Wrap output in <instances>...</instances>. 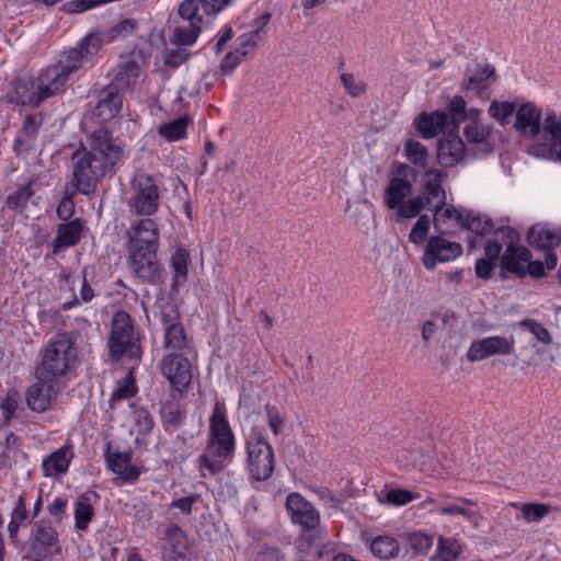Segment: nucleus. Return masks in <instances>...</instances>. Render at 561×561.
<instances>
[{
    "instance_id": "79ce46f5",
    "label": "nucleus",
    "mask_w": 561,
    "mask_h": 561,
    "mask_svg": "<svg viewBox=\"0 0 561 561\" xmlns=\"http://www.w3.org/2000/svg\"><path fill=\"white\" fill-rule=\"evenodd\" d=\"M178 13L181 19L191 24L203 25L204 16V1L202 0H184L180 3Z\"/></svg>"
},
{
    "instance_id": "4468645a",
    "label": "nucleus",
    "mask_w": 561,
    "mask_h": 561,
    "mask_svg": "<svg viewBox=\"0 0 561 561\" xmlns=\"http://www.w3.org/2000/svg\"><path fill=\"white\" fill-rule=\"evenodd\" d=\"M496 80L497 75L493 65L474 61L465 68L461 89L486 101L491 98V85Z\"/></svg>"
},
{
    "instance_id": "5701e85b",
    "label": "nucleus",
    "mask_w": 561,
    "mask_h": 561,
    "mask_svg": "<svg viewBox=\"0 0 561 561\" xmlns=\"http://www.w3.org/2000/svg\"><path fill=\"white\" fill-rule=\"evenodd\" d=\"M43 123L44 114L42 112L31 113L24 117L22 127L12 145L18 157L27 153L33 148Z\"/></svg>"
},
{
    "instance_id": "ddd939ff",
    "label": "nucleus",
    "mask_w": 561,
    "mask_h": 561,
    "mask_svg": "<svg viewBox=\"0 0 561 561\" xmlns=\"http://www.w3.org/2000/svg\"><path fill=\"white\" fill-rule=\"evenodd\" d=\"M285 510L290 523L298 527L302 535L311 534L320 526L319 510L298 492L287 495Z\"/></svg>"
},
{
    "instance_id": "0e129e2a",
    "label": "nucleus",
    "mask_w": 561,
    "mask_h": 561,
    "mask_svg": "<svg viewBox=\"0 0 561 561\" xmlns=\"http://www.w3.org/2000/svg\"><path fill=\"white\" fill-rule=\"evenodd\" d=\"M267 424L272 433L277 436L283 432L285 425V417L280 415L278 409L274 405L266 404L264 407Z\"/></svg>"
},
{
    "instance_id": "f03ea898",
    "label": "nucleus",
    "mask_w": 561,
    "mask_h": 561,
    "mask_svg": "<svg viewBox=\"0 0 561 561\" xmlns=\"http://www.w3.org/2000/svg\"><path fill=\"white\" fill-rule=\"evenodd\" d=\"M78 363L79 348L76 341L66 332L57 333L39 351L34 377L59 383L75 374Z\"/></svg>"
},
{
    "instance_id": "09e8293b",
    "label": "nucleus",
    "mask_w": 561,
    "mask_h": 561,
    "mask_svg": "<svg viewBox=\"0 0 561 561\" xmlns=\"http://www.w3.org/2000/svg\"><path fill=\"white\" fill-rule=\"evenodd\" d=\"M310 491L319 499V501L325 508L333 511L343 510V496L332 492L329 488L323 485H313L310 486Z\"/></svg>"
},
{
    "instance_id": "ea45409f",
    "label": "nucleus",
    "mask_w": 561,
    "mask_h": 561,
    "mask_svg": "<svg viewBox=\"0 0 561 561\" xmlns=\"http://www.w3.org/2000/svg\"><path fill=\"white\" fill-rule=\"evenodd\" d=\"M462 545L455 538L439 536L437 548L432 560L434 561H455L462 553Z\"/></svg>"
},
{
    "instance_id": "2f4dec72",
    "label": "nucleus",
    "mask_w": 561,
    "mask_h": 561,
    "mask_svg": "<svg viewBox=\"0 0 561 561\" xmlns=\"http://www.w3.org/2000/svg\"><path fill=\"white\" fill-rule=\"evenodd\" d=\"M99 495L93 492H85L81 494L75 503V526L80 531H85L89 524L95 516L92 499H98Z\"/></svg>"
},
{
    "instance_id": "2eb2a0df",
    "label": "nucleus",
    "mask_w": 561,
    "mask_h": 561,
    "mask_svg": "<svg viewBox=\"0 0 561 561\" xmlns=\"http://www.w3.org/2000/svg\"><path fill=\"white\" fill-rule=\"evenodd\" d=\"M30 556L53 557L61 553L59 534L48 520H39L30 534Z\"/></svg>"
},
{
    "instance_id": "9d476101",
    "label": "nucleus",
    "mask_w": 561,
    "mask_h": 561,
    "mask_svg": "<svg viewBox=\"0 0 561 561\" xmlns=\"http://www.w3.org/2000/svg\"><path fill=\"white\" fill-rule=\"evenodd\" d=\"M394 174L388 182L385 191V203L391 210H397V216L402 219L414 218V216H404L402 209L408 205L405 198L411 195L413 184L417 179L416 169L402 162L392 164Z\"/></svg>"
},
{
    "instance_id": "c756f323",
    "label": "nucleus",
    "mask_w": 561,
    "mask_h": 561,
    "mask_svg": "<svg viewBox=\"0 0 561 561\" xmlns=\"http://www.w3.org/2000/svg\"><path fill=\"white\" fill-rule=\"evenodd\" d=\"M84 228L81 218H75L70 221L57 226V234L53 241V253L57 254L62 249L75 247L79 243Z\"/></svg>"
},
{
    "instance_id": "1a4fd4ad",
    "label": "nucleus",
    "mask_w": 561,
    "mask_h": 561,
    "mask_svg": "<svg viewBox=\"0 0 561 561\" xmlns=\"http://www.w3.org/2000/svg\"><path fill=\"white\" fill-rule=\"evenodd\" d=\"M85 148L114 175L126 158L125 142L113 133L101 127L88 135Z\"/></svg>"
},
{
    "instance_id": "e433bc0d",
    "label": "nucleus",
    "mask_w": 561,
    "mask_h": 561,
    "mask_svg": "<svg viewBox=\"0 0 561 561\" xmlns=\"http://www.w3.org/2000/svg\"><path fill=\"white\" fill-rule=\"evenodd\" d=\"M164 540L174 554V559H182L188 550L187 537L176 524H170L164 530Z\"/></svg>"
},
{
    "instance_id": "7ed1b4c3",
    "label": "nucleus",
    "mask_w": 561,
    "mask_h": 561,
    "mask_svg": "<svg viewBox=\"0 0 561 561\" xmlns=\"http://www.w3.org/2000/svg\"><path fill=\"white\" fill-rule=\"evenodd\" d=\"M499 233L506 239V250L500 261L501 278L505 273H511L519 278L527 275L534 278H541L546 275L545 264L541 261H533V254L529 249L518 245L520 239L519 232L513 227H500Z\"/></svg>"
},
{
    "instance_id": "680f3d73",
    "label": "nucleus",
    "mask_w": 561,
    "mask_h": 561,
    "mask_svg": "<svg viewBox=\"0 0 561 561\" xmlns=\"http://www.w3.org/2000/svg\"><path fill=\"white\" fill-rule=\"evenodd\" d=\"M260 39L257 32H247L237 38L234 50L245 58L250 51L256 48Z\"/></svg>"
},
{
    "instance_id": "c9c22d12",
    "label": "nucleus",
    "mask_w": 561,
    "mask_h": 561,
    "mask_svg": "<svg viewBox=\"0 0 561 561\" xmlns=\"http://www.w3.org/2000/svg\"><path fill=\"white\" fill-rule=\"evenodd\" d=\"M35 180L31 179L27 183L16 187L5 198V205L9 209L23 214L26 209L28 201L34 196Z\"/></svg>"
},
{
    "instance_id": "bf43d9fd",
    "label": "nucleus",
    "mask_w": 561,
    "mask_h": 561,
    "mask_svg": "<svg viewBox=\"0 0 561 561\" xmlns=\"http://www.w3.org/2000/svg\"><path fill=\"white\" fill-rule=\"evenodd\" d=\"M550 513V506L545 503H526L522 506L523 517L527 522H539Z\"/></svg>"
},
{
    "instance_id": "774afa93",
    "label": "nucleus",
    "mask_w": 561,
    "mask_h": 561,
    "mask_svg": "<svg viewBox=\"0 0 561 561\" xmlns=\"http://www.w3.org/2000/svg\"><path fill=\"white\" fill-rule=\"evenodd\" d=\"M409 543L414 552L425 554L433 545V538L425 534L414 533L409 536Z\"/></svg>"
},
{
    "instance_id": "a19ab883",
    "label": "nucleus",
    "mask_w": 561,
    "mask_h": 561,
    "mask_svg": "<svg viewBox=\"0 0 561 561\" xmlns=\"http://www.w3.org/2000/svg\"><path fill=\"white\" fill-rule=\"evenodd\" d=\"M138 27L137 20L127 18L118 21L104 33L98 34L100 36L101 46L104 43H111L118 38H126L131 35Z\"/></svg>"
},
{
    "instance_id": "393cba45",
    "label": "nucleus",
    "mask_w": 561,
    "mask_h": 561,
    "mask_svg": "<svg viewBox=\"0 0 561 561\" xmlns=\"http://www.w3.org/2000/svg\"><path fill=\"white\" fill-rule=\"evenodd\" d=\"M515 129L530 138L537 137L541 131V110L533 102L522 104L516 111Z\"/></svg>"
},
{
    "instance_id": "b1692460",
    "label": "nucleus",
    "mask_w": 561,
    "mask_h": 561,
    "mask_svg": "<svg viewBox=\"0 0 561 561\" xmlns=\"http://www.w3.org/2000/svg\"><path fill=\"white\" fill-rule=\"evenodd\" d=\"M68 80L62 67L55 64L42 69L35 78L36 88L44 101L64 92Z\"/></svg>"
},
{
    "instance_id": "de8ad7c7",
    "label": "nucleus",
    "mask_w": 561,
    "mask_h": 561,
    "mask_svg": "<svg viewBox=\"0 0 561 561\" xmlns=\"http://www.w3.org/2000/svg\"><path fill=\"white\" fill-rule=\"evenodd\" d=\"M187 125L188 117L181 116L170 123L162 124L159 134L167 140L176 141L186 137Z\"/></svg>"
},
{
    "instance_id": "a211bd4d",
    "label": "nucleus",
    "mask_w": 561,
    "mask_h": 561,
    "mask_svg": "<svg viewBox=\"0 0 561 561\" xmlns=\"http://www.w3.org/2000/svg\"><path fill=\"white\" fill-rule=\"evenodd\" d=\"M4 99L8 104L31 108H36L44 102L35 79L26 76L16 77L11 81Z\"/></svg>"
},
{
    "instance_id": "6e6d98bb",
    "label": "nucleus",
    "mask_w": 561,
    "mask_h": 561,
    "mask_svg": "<svg viewBox=\"0 0 561 561\" xmlns=\"http://www.w3.org/2000/svg\"><path fill=\"white\" fill-rule=\"evenodd\" d=\"M419 216V219L413 225L409 233V241L414 244H421L427 239V234L431 227V220L427 215Z\"/></svg>"
},
{
    "instance_id": "f257e3e1",
    "label": "nucleus",
    "mask_w": 561,
    "mask_h": 561,
    "mask_svg": "<svg viewBox=\"0 0 561 561\" xmlns=\"http://www.w3.org/2000/svg\"><path fill=\"white\" fill-rule=\"evenodd\" d=\"M237 448L236 437L227 419L225 407L216 402L209 417V436L205 451L197 458L201 476H216L232 460Z\"/></svg>"
},
{
    "instance_id": "6ab92c4d",
    "label": "nucleus",
    "mask_w": 561,
    "mask_h": 561,
    "mask_svg": "<svg viewBox=\"0 0 561 561\" xmlns=\"http://www.w3.org/2000/svg\"><path fill=\"white\" fill-rule=\"evenodd\" d=\"M461 254L460 243L448 241L440 236H433L427 240L422 263L427 271H433L438 262H449Z\"/></svg>"
},
{
    "instance_id": "c85d7f7f",
    "label": "nucleus",
    "mask_w": 561,
    "mask_h": 561,
    "mask_svg": "<svg viewBox=\"0 0 561 561\" xmlns=\"http://www.w3.org/2000/svg\"><path fill=\"white\" fill-rule=\"evenodd\" d=\"M191 262L190 251L185 248H176L170 259V268L172 279L170 284V295H176L179 289L184 286L188 279V264Z\"/></svg>"
},
{
    "instance_id": "603ef678",
    "label": "nucleus",
    "mask_w": 561,
    "mask_h": 561,
    "mask_svg": "<svg viewBox=\"0 0 561 561\" xmlns=\"http://www.w3.org/2000/svg\"><path fill=\"white\" fill-rule=\"evenodd\" d=\"M448 124L458 126L467 119L466 101L462 96H454L447 104Z\"/></svg>"
},
{
    "instance_id": "4be33fe9",
    "label": "nucleus",
    "mask_w": 561,
    "mask_h": 561,
    "mask_svg": "<svg viewBox=\"0 0 561 561\" xmlns=\"http://www.w3.org/2000/svg\"><path fill=\"white\" fill-rule=\"evenodd\" d=\"M124 91L115 84H107L99 92V100L93 110V115L102 122H108L116 117L123 106Z\"/></svg>"
},
{
    "instance_id": "f3484780",
    "label": "nucleus",
    "mask_w": 561,
    "mask_h": 561,
    "mask_svg": "<svg viewBox=\"0 0 561 561\" xmlns=\"http://www.w3.org/2000/svg\"><path fill=\"white\" fill-rule=\"evenodd\" d=\"M515 351L513 336L492 335L471 342L467 358L469 362H480L494 355H511Z\"/></svg>"
},
{
    "instance_id": "9b49d317",
    "label": "nucleus",
    "mask_w": 561,
    "mask_h": 561,
    "mask_svg": "<svg viewBox=\"0 0 561 561\" xmlns=\"http://www.w3.org/2000/svg\"><path fill=\"white\" fill-rule=\"evenodd\" d=\"M156 247L126 245L127 266L142 284L159 285L163 283L164 268L158 260Z\"/></svg>"
},
{
    "instance_id": "aec40b11",
    "label": "nucleus",
    "mask_w": 561,
    "mask_h": 561,
    "mask_svg": "<svg viewBox=\"0 0 561 561\" xmlns=\"http://www.w3.org/2000/svg\"><path fill=\"white\" fill-rule=\"evenodd\" d=\"M36 381L30 385L24 393L26 407L35 413L47 412L54 400L56 399L57 391L54 387L58 385L50 379H41L35 377Z\"/></svg>"
},
{
    "instance_id": "423d86ee",
    "label": "nucleus",
    "mask_w": 561,
    "mask_h": 561,
    "mask_svg": "<svg viewBox=\"0 0 561 561\" xmlns=\"http://www.w3.org/2000/svg\"><path fill=\"white\" fill-rule=\"evenodd\" d=\"M159 205L158 178L142 170L137 171L130 180V197L127 202L130 215L151 217L159 210Z\"/></svg>"
},
{
    "instance_id": "0eeeda50",
    "label": "nucleus",
    "mask_w": 561,
    "mask_h": 561,
    "mask_svg": "<svg viewBox=\"0 0 561 561\" xmlns=\"http://www.w3.org/2000/svg\"><path fill=\"white\" fill-rule=\"evenodd\" d=\"M110 355L114 360L123 356L138 359L142 355L139 336L135 333L134 320L126 311L114 313L108 339Z\"/></svg>"
},
{
    "instance_id": "a878e982",
    "label": "nucleus",
    "mask_w": 561,
    "mask_h": 561,
    "mask_svg": "<svg viewBox=\"0 0 561 561\" xmlns=\"http://www.w3.org/2000/svg\"><path fill=\"white\" fill-rule=\"evenodd\" d=\"M466 154V145L458 135H448L438 140L437 160L443 168H454Z\"/></svg>"
},
{
    "instance_id": "13d9d810",
    "label": "nucleus",
    "mask_w": 561,
    "mask_h": 561,
    "mask_svg": "<svg viewBox=\"0 0 561 561\" xmlns=\"http://www.w3.org/2000/svg\"><path fill=\"white\" fill-rule=\"evenodd\" d=\"M518 325L534 334L538 342L550 344L552 341L550 332L535 319H523Z\"/></svg>"
},
{
    "instance_id": "58836bf2",
    "label": "nucleus",
    "mask_w": 561,
    "mask_h": 561,
    "mask_svg": "<svg viewBox=\"0 0 561 561\" xmlns=\"http://www.w3.org/2000/svg\"><path fill=\"white\" fill-rule=\"evenodd\" d=\"M139 71L140 67L136 60H125L118 65L111 84H115L116 88L125 91L131 85L133 81L138 78Z\"/></svg>"
},
{
    "instance_id": "7c9ffc66",
    "label": "nucleus",
    "mask_w": 561,
    "mask_h": 561,
    "mask_svg": "<svg viewBox=\"0 0 561 561\" xmlns=\"http://www.w3.org/2000/svg\"><path fill=\"white\" fill-rule=\"evenodd\" d=\"M527 242L538 250H551L561 243V231L541 225L533 226L527 232Z\"/></svg>"
},
{
    "instance_id": "72a5a7b5",
    "label": "nucleus",
    "mask_w": 561,
    "mask_h": 561,
    "mask_svg": "<svg viewBox=\"0 0 561 561\" xmlns=\"http://www.w3.org/2000/svg\"><path fill=\"white\" fill-rule=\"evenodd\" d=\"M160 416L162 425L167 431L175 430L183 424L185 412L182 410L181 403L172 398L161 404Z\"/></svg>"
},
{
    "instance_id": "473e14b6",
    "label": "nucleus",
    "mask_w": 561,
    "mask_h": 561,
    "mask_svg": "<svg viewBox=\"0 0 561 561\" xmlns=\"http://www.w3.org/2000/svg\"><path fill=\"white\" fill-rule=\"evenodd\" d=\"M163 346L182 353L183 351H191L193 342L187 336L185 328L182 322L171 325L164 330Z\"/></svg>"
},
{
    "instance_id": "8fccbe9b",
    "label": "nucleus",
    "mask_w": 561,
    "mask_h": 561,
    "mask_svg": "<svg viewBox=\"0 0 561 561\" xmlns=\"http://www.w3.org/2000/svg\"><path fill=\"white\" fill-rule=\"evenodd\" d=\"M156 305L159 308L160 321L164 330L181 322V313L175 304L162 299L157 300Z\"/></svg>"
},
{
    "instance_id": "cd10ccee",
    "label": "nucleus",
    "mask_w": 561,
    "mask_h": 561,
    "mask_svg": "<svg viewBox=\"0 0 561 561\" xmlns=\"http://www.w3.org/2000/svg\"><path fill=\"white\" fill-rule=\"evenodd\" d=\"M415 129L424 139H432L439 135L448 125V115L445 111L422 112L413 122Z\"/></svg>"
},
{
    "instance_id": "f704fd0d",
    "label": "nucleus",
    "mask_w": 561,
    "mask_h": 561,
    "mask_svg": "<svg viewBox=\"0 0 561 561\" xmlns=\"http://www.w3.org/2000/svg\"><path fill=\"white\" fill-rule=\"evenodd\" d=\"M369 548L373 556L380 560L393 559L400 552L399 541L389 535H380L373 538Z\"/></svg>"
},
{
    "instance_id": "338daca9",
    "label": "nucleus",
    "mask_w": 561,
    "mask_h": 561,
    "mask_svg": "<svg viewBox=\"0 0 561 561\" xmlns=\"http://www.w3.org/2000/svg\"><path fill=\"white\" fill-rule=\"evenodd\" d=\"M76 193L77 192L75 191L70 194H66L58 203L56 213L60 220L67 222L73 216L76 208L73 197Z\"/></svg>"
},
{
    "instance_id": "4d7b16f0",
    "label": "nucleus",
    "mask_w": 561,
    "mask_h": 561,
    "mask_svg": "<svg viewBox=\"0 0 561 561\" xmlns=\"http://www.w3.org/2000/svg\"><path fill=\"white\" fill-rule=\"evenodd\" d=\"M488 112L492 118L497 121L501 125H505L506 119L515 112V105L510 101H493Z\"/></svg>"
},
{
    "instance_id": "412c9836",
    "label": "nucleus",
    "mask_w": 561,
    "mask_h": 561,
    "mask_svg": "<svg viewBox=\"0 0 561 561\" xmlns=\"http://www.w3.org/2000/svg\"><path fill=\"white\" fill-rule=\"evenodd\" d=\"M159 226L151 217L135 220L126 231V245L159 248Z\"/></svg>"
},
{
    "instance_id": "c03bdc74",
    "label": "nucleus",
    "mask_w": 561,
    "mask_h": 561,
    "mask_svg": "<svg viewBox=\"0 0 561 561\" xmlns=\"http://www.w3.org/2000/svg\"><path fill=\"white\" fill-rule=\"evenodd\" d=\"M461 228L470 230L478 236H485L493 230V221L486 216L466 211Z\"/></svg>"
},
{
    "instance_id": "39448f33",
    "label": "nucleus",
    "mask_w": 561,
    "mask_h": 561,
    "mask_svg": "<svg viewBox=\"0 0 561 561\" xmlns=\"http://www.w3.org/2000/svg\"><path fill=\"white\" fill-rule=\"evenodd\" d=\"M71 172L70 185L84 196L93 195L105 176H113L83 144L71 153Z\"/></svg>"
},
{
    "instance_id": "20e7f679",
    "label": "nucleus",
    "mask_w": 561,
    "mask_h": 561,
    "mask_svg": "<svg viewBox=\"0 0 561 561\" xmlns=\"http://www.w3.org/2000/svg\"><path fill=\"white\" fill-rule=\"evenodd\" d=\"M447 173L443 170L430 168L424 173V181L421 185V194L408 201L402 209L404 216H419L423 209L434 211L433 224L437 227V215L446 205V191L443 186Z\"/></svg>"
},
{
    "instance_id": "bb28decb",
    "label": "nucleus",
    "mask_w": 561,
    "mask_h": 561,
    "mask_svg": "<svg viewBox=\"0 0 561 561\" xmlns=\"http://www.w3.org/2000/svg\"><path fill=\"white\" fill-rule=\"evenodd\" d=\"M75 457L72 444H65L43 459L42 469L45 477H60L68 472Z\"/></svg>"
},
{
    "instance_id": "052dcab7",
    "label": "nucleus",
    "mask_w": 561,
    "mask_h": 561,
    "mask_svg": "<svg viewBox=\"0 0 561 561\" xmlns=\"http://www.w3.org/2000/svg\"><path fill=\"white\" fill-rule=\"evenodd\" d=\"M499 229L500 228H497L494 231V238L488 240V242L484 245L485 257L493 260L495 262L501 261V257H502V255L500 256L501 251H502L503 247L506 248V239L503 237L502 233L497 234Z\"/></svg>"
},
{
    "instance_id": "e2e57ef3",
    "label": "nucleus",
    "mask_w": 561,
    "mask_h": 561,
    "mask_svg": "<svg viewBox=\"0 0 561 561\" xmlns=\"http://www.w3.org/2000/svg\"><path fill=\"white\" fill-rule=\"evenodd\" d=\"M341 82L347 94L352 98H358L366 92V83L364 81H356L351 72L342 73Z\"/></svg>"
},
{
    "instance_id": "3c124183",
    "label": "nucleus",
    "mask_w": 561,
    "mask_h": 561,
    "mask_svg": "<svg viewBox=\"0 0 561 561\" xmlns=\"http://www.w3.org/2000/svg\"><path fill=\"white\" fill-rule=\"evenodd\" d=\"M202 26L198 24H182L175 27L173 32V41L178 45L188 46L196 42Z\"/></svg>"
},
{
    "instance_id": "dca6fc26",
    "label": "nucleus",
    "mask_w": 561,
    "mask_h": 561,
    "mask_svg": "<svg viewBox=\"0 0 561 561\" xmlns=\"http://www.w3.org/2000/svg\"><path fill=\"white\" fill-rule=\"evenodd\" d=\"M100 48V36L96 33L88 34L78 43L77 47L62 53L55 65L61 66L66 76L70 78V75L79 70Z\"/></svg>"
},
{
    "instance_id": "5fc2aeb1",
    "label": "nucleus",
    "mask_w": 561,
    "mask_h": 561,
    "mask_svg": "<svg viewBox=\"0 0 561 561\" xmlns=\"http://www.w3.org/2000/svg\"><path fill=\"white\" fill-rule=\"evenodd\" d=\"M137 392V387L135 385L134 377L129 374L125 377L124 381L118 383L117 388L112 392L110 398V403L113 404L117 401L130 399Z\"/></svg>"
},
{
    "instance_id": "37998d69",
    "label": "nucleus",
    "mask_w": 561,
    "mask_h": 561,
    "mask_svg": "<svg viewBox=\"0 0 561 561\" xmlns=\"http://www.w3.org/2000/svg\"><path fill=\"white\" fill-rule=\"evenodd\" d=\"M20 405V392L15 388H9L5 396L0 400L1 423L9 426L16 416Z\"/></svg>"
},
{
    "instance_id": "a18cd8bd",
    "label": "nucleus",
    "mask_w": 561,
    "mask_h": 561,
    "mask_svg": "<svg viewBox=\"0 0 561 561\" xmlns=\"http://www.w3.org/2000/svg\"><path fill=\"white\" fill-rule=\"evenodd\" d=\"M417 495L405 489H382L378 495V501L391 506H403L416 499Z\"/></svg>"
},
{
    "instance_id": "f8f14e48",
    "label": "nucleus",
    "mask_w": 561,
    "mask_h": 561,
    "mask_svg": "<svg viewBox=\"0 0 561 561\" xmlns=\"http://www.w3.org/2000/svg\"><path fill=\"white\" fill-rule=\"evenodd\" d=\"M161 375L169 381L171 390L185 396L193 378V364L183 353H168L159 364Z\"/></svg>"
},
{
    "instance_id": "6e6552de",
    "label": "nucleus",
    "mask_w": 561,
    "mask_h": 561,
    "mask_svg": "<svg viewBox=\"0 0 561 561\" xmlns=\"http://www.w3.org/2000/svg\"><path fill=\"white\" fill-rule=\"evenodd\" d=\"M247 469L256 481L271 478L275 468V455L272 445L266 440L264 428L252 427L245 437Z\"/></svg>"
},
{
    "instance_id": "864d4df0",
    "label": "nucleus",
    "mask_w": 561,
    "mask_h": 561,
    "mask_svg": "<svg viewBox=\"0 0 561 561\" xmlns=\"http://www.w3.org/2000/svg\"><path fill=\"white\" fill-rule=\"evenodd\" d=\"M105 459L111 471L117 476L119 472H122V470L126 469L129 462H131V456L129 451H111L110 444L106 447Z\"/></svg>"
},
{
    "instance_id": "69168bd1",
    "label": "nucleus",
    "mask_w": 561,
    "mask_h": 561,
    "mask_svg": "<svg viewBox=\"0 0 561 561\" xmlns=\"http://www.w3.org/2000/svg\"><path fill=\"white\" fill-rule=\"evenodd\" d=\"M135 424L140 434L147 435L153 430L154 420L147 409L140 408L135 411Z\"/></svg>"
},
{
    "instance_id": "49530a36",
    "label": "nucleus",
    "mask_w": 561,
    "mask_h": 561,
    "mask_svg": "<svg viewBox=\"0 0 561 561\" xmlns=\"http://www.w3.org/2000/svg\"><path fill=\"white\" fill-rule=\"evenodd\" d=\"M404 154L409 162L414 165V169H424L426 167L428 150L422 142L414 139H408L404 142Z\"/></svg>"
},
{
    "instance_id": "4c0bfd02",
    "label": "nucleus",
    "mask_w": 561,
    "mask_h": 561,
    "mask_svg": "<svg viewBox=\"0 0 561 561\" xmlns=\"http://www.w3.org/2000/svg\"><path fill=\"white\" fill-rule=\"evenodd\" d=\"M542 130L549 136L551 150L561 161V114L557 115L556 112H548L542 123Z\"/></svg>"
}]
</instances>
